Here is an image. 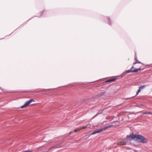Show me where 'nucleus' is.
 <instances>
[{"label":"nucleus","mask_w":152,"mask_h":152,"mask_svg":"<svg viewBox=\"0 0 152 152\" xmlns=\"http://www.w3.org/2000/svg\"><path fill=\"white\" fill-rule=\"evenodd\" d=\"M146 85H143V86H141V87H139V89L138 90L137 92V93L136 96L140 92L141 89H143L144 88L146 87Z\"/></svg>","instance_id":"nucleus-6"},{"label":"nucleus","mask_w":152,"mask_h":152,"mask_svg":"<svg viewBox=\"0 0 152 152\" xmlns=\"http://www.w3.org/2000/svg\"><path fill=\"white\" fill-rule=\"evenodd\" d=\"M141 66L142 65L140 62H135L133 64L131 68L129 70H127L124 73L127 74L131 72H137L138 71L141 70Z\"/></svg>","instance_id":"nucleus-2"},{"label":"nucleus","mask_w":152,"mask_h":152,"mask_svg":"<svg viewBox=\"0 0 152 152\" xmlns=\"http://www.w3.org/2000/svg\"><path fill=\"white\" fill-rule=\"evenodd\" d=\"M113 126V125H111L105 126L103 128L94 131L92 133L91 135H93L96 133H99L101 132L105 131L106 129L108 128H111Z\"/></svg>","instance_id":"nucleus-3"},{"label":"nucleus","mask_w":152,"mask_h":152,"mask_svg":"<svg viewBox=\"0 0 152 152\" xmlns=\"http://www.w3.org/2000/svg\"><path fill=\"white\" fill-rule=\"evenodd\" d=\"M90 126L89 124H88L86 126H83L82 127H80L79 128L75 129L74 130V132H76L83 129H85L87 128V127H89Z\"/></svg>","instance_id":"nucleus-5"},{"label":"nucleus","mask_w":152,"mask_h":152,"mask_svg":"<svg viewBox=\"0 0 152 152\" xmlns=\"http://www.w3.org/2000/svg\"><path fill=\"white\" fill-rule=\"evenodd\" d=\"M105 92H104V93H102V94H101V95H103V94H104L105 93Z\"/></svg>","instance_id":"nucleus-10"},{"label":"nucleus","mask_w":152,"mask_h":152,"mask_svg":"<svg viewBox=\"0 0 152 152\" xmlns=\"http://www.w3.org/2000/svg\"><path fill=\"white\" fill-rule=\"evenodd\" d=\"M72 133H73V132H70L69 133V134H71Z\"/></svg>","instance_id":"nucleus-11"},{"label":"nucleus","mask_w":152,"mask_h":152,"mask_svg":"<svg viewBox=\"0 0 152 152\" xmlns=\"http://www.w3.org/2000/svg\"><path fill=\"white\" fill-rule=\"evenodd\" d=\"M137 66V68H135L134 67V68H135V69H136V68H139V65H136Z\"/></svg>","instance_id":"nucleus-9"},{"label":"nucleus","mask_w":152,"mask_h":152,"mask_svg":"<svg viewBox=\"0 0 152 152\" xmlns=\"http://www.w3.org/2000/svg\"><path fill=\"white\" fill-rule=\"evenodd\" d=\"M34 100L33 99H31L30 100H29V101H27L26 102L24 105L21 106L20 107V108L22 109V108L26 107L27 106H28L30 104V103H31V102H34Z\"/></svg>","instance_id":"nucleus-4"},{"label":"nucleus","mask_w":152,"mask_h":152,"mask_svg":"<svg viewBox=\"0 0 152 152\" xmlns=\"http://www.w3.org/2000/svg\"><path fill=\"white\" fill-rule=\"evenodd\" d=\"M116 78H113L112 79L108 80L105 81V82H111L114 81H115L116 80Z\"/></svg>","instance_id":"nucleus-7"},{"label":"nucleus","mask_w":152,"mask_h":152,"mask_svg":"<svg viewBox=\"0 0 152 152\" xmlns=\"http://www.w3.org/2000/svg\"><path fill=\"white\" fill-rule=\"evenodd\" d=\"M142 114H152V112H144L142 113Z\"/></svg>","instance_id":"nucleus-8"},{"label":"nucleus","mask_w":152,"mask_h":152,"mask_svg":"<svg viewBox=\"0 0 152 152\" xmlns=\"http://www.w3.org/2000/svg\"><path fill=\"white\" fill-rule=\"evenodd\" d=\"M131 139L140 142L146 143L148 142L147 139L141 135L131 134L127 136L126 137L124 140V141L118 142V145H125L128 142L130 141Z\"/></svg>","instance_id":"nucleus-1"}]
</instances>
